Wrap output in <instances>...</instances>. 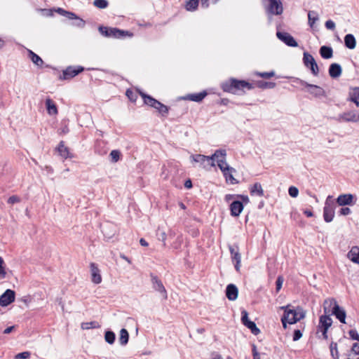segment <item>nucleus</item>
Instances as JSON below:
<instances>
[{
	"label": "nucleus",
	"mask_w": 359,
	"mask_h": 359,
	"mask_svg": "<svg viewBox=\"0 0 359 359\" xmlns=\"http://www.w3.org/2000/svg\"><path fill=\"white\" fill-rule=\"evenodd\" d=\"M93 4L97 8H105L108 6V1L107 0H95Z\"/></svg>",
	"instance_id": "45"
},
{
	"label": "nucleus",
	"mask_w": 359,
	"mask_h": 359,
	"mask_svg": "<svg viewBox=\"0 0 359 359\" xmlns=\"http://www.w3.org/2000/svg\"><path fill=\"white\" fill-rule=\"evenodd\" d=\"M105 341L109 344H114L116 336L112 331H107L104 334Z\"/></svg>",
	"instance_id": "44"
},
{
	"label": "nucleus",
	"mask_w": 359,
	"mask_h": 359,
	"mask_svg": "<svg viewBox=\"0 0 359 359\" xmlns=\"http://www.w3.org/2000/svg\"><path fill=\"white\" fill-rule=\"evenodd\" d=\"M77 21L75 23V25L79 27H83L84 25H85V21L83 20L82 19L79 18V17H77V18H75Z\"/></svg>",
	"instance_id": "62"
},
{
	"label": "nucleus",
	"mask_w": 359,
	"mask_h": 359,
	"mask_svg": "<svg viewBox=\"0 0 359 359\" xmlns=\"http://www.w3.org/2000/svg\"><path fill=\"white\" fill-rule=\"evenodd\" d=\"M289 195L292 198H296L299 194V190L295 187H290L288 189Z\"/></svg>",
	"instance_id": "50"
},
{
	"label": "nucleus",
	"mask_w": 359,
	"mask_h": 359,
	"mask_svg": "<svg viewBox=\"0 0 359 359\" xmlns=\"http://www.w3.org/2000/svg\"><path fill=\"white\" fill-rule=\"evenodd\" d=\"M46 107L47 112L49 115H57L58 113L57 108L55 102L50 99L46 100Z\"/></svg>",
	"instance_id": "24"
},
{
	"label": "nucleus",
	"mask_w": 359,
	"mask_h": 359,
	"mask_svg": "<svg viewBox=\"0 0 359 359\" xmlns=\"http://www.w3.org/2000/svg\"><path fill=\"white\" fill-rule=\"evenodd\" d=\"M191 157L194 162L200 163L204 168L215 166V164H213V161H212V158H210V156L202 154H196L192 155Z\"/></svg>",
	"instance_id": "10"
},
{
	"label": "nucleus",
	"mask_w": 359,
	"mask_h": 359,
	"mask_svg": "<svg viewBox=\"0 0 359 359\" xmlns=\"http://www.w3.org/2000/svg\"><path fill=\"white\" fill-rule=\"evenodd\" d=\"M282 309L284 310V314L281 318V322L284 328H286L287 323L294 324L297 323L296 317L294 314L293 309H289V306H282Z\"/></svg>",
	"instance_id": "6"
},
{
	"label": "nucleus",
	"mask_w": 359,
	"mask_h": 359,
	"mask_svg": "<svg viewBox=\"0 0 359 359\" xmlns=\"http://www.w3.org/2000/svg\"><path fill=\"white\" fill-rule=\"evenodd\" d=\"M90 274L92 282L95 284H100L102 282V276L100 270L98 269L95 263H90Z\"/></svg>",
	"instance_id": "16"
},
{
	"label": "nucleus",
	"mask_w": 359,
	"mask_h": 359,
	"mask_svg": "<svg viewBox=\"0 0 359 359\" xmlns=\"http://www.w3.org/2000/svg\"><path fill=\"white\" fill-rule=\"evenodd\" d=\"M349 100L359 107V87H356L349 93Z\"/></svg>",
	"instance_id": "32"
},
{
	"label": "nucleus",
	"mask_w": 359,
	"mask_h": 359,
	"mask_svg": "<svg viewBox=\"0 0 359 359\" xmlns=\"http://www.w3.org/2000/svg\"><path fill=\"white\" fill-rule=\"evenodd\" d=\"M283 281H284V279L282 276H278L277 278V280L276 281V291L278 292L281 287H282V285H283Z\"/></svg>",
	"instance_id": "51"
},
{
	"label": "nucleus",
	"mask_w": 359,
	"mask_h": 359,
	"mask_svg": "<svg viewBox=\"0 0 359 359\" xmlns=\"http://www.w3.org/2000/svg\"><path fill=\"white\" fill-rule=\"evenodd\" d=\"M217 164L222 172L228 170V168L230 167L226 163V159L224 161L220 160L219 162Z\"/></svg>",
	"instance_id": "47"
},
{
	"label": "nucleus",
	"mask_w": 359,
	"mask_h": 359,
	"mask_svg": "<svg viewBox=\"0 0 359 359\" xmlns=\"http://www.w3.org/2000/svg\"><path fill=\"white\" fill-rule=\"evenodd\" d=\"M20 201V199L18 196H12L11 197L8 198V203L9 204H15V203H19Z\"/></svg>",
	"instance_id": "55"
},
{
	"label": "nucleus",
	"mask_w": 359,
	"mask_h": 359,
	"mask_svg": "<svg viewBox=\"0 0 359 359\" xmlns=\"http://www.w3.org/2000/svg\"><path fill=\"white\" fill-rule=\"evenodd\" d=\"M128 339H129V334L128 332V331L123 328L120 331V337H119V343L121 344V345L122 346H125L128 344Z\"/></svg>",
	"instance_id": "35"
},
{
	"label": "nucleus",
	"mask_w": 359,
	"mask_h": 359,
	"mask_svg": "<svg viewBox=\"0 0 359 359\" xmlns=\"http://www.w3.org/2000/svg\"><path fill=\"white\" fill-rule=\"evenodd\" d=\"M141 96L142 97L143 100H144V102L151 107H155L156 105V103L158 102V100L153 98L152 97H151L150 95H147L143 93H140Z\"/></svg>",
	"instance_id": "34"
},
{
	"label": "nucleus",
	"mask_w": 359,
	"mask_h": 359,
	"mask_svg": "<svg viewBox=\"0 0 359 359\" xmlns=\"http://www.w3.org/2000/svg\"><path fill=\"white\" fill-rule=\"evenodd\" d=\"M276 36L278 39L284 42L288 46L297 47L298 46L294 37L287 32H277Z\"/></svg>",
	"instance_id": "13"
},
{
	"label": "nucleus",
	"mask_w": 359,
	"mask_h": 359,
	"mask_svg": "<svg viewBox=\"0 0 359 359\" xmlns=\"http://www.w3.org/2000/svg\"><path fill=\"white\" fill-rule=\"evenodd\" d=\"M57 150L59 154L64 158H67L70 156V152L69 148L65 146V143L63 141H61L59 143V145L57 148Z\"/></svg>",
	"instance_id": "28"
},
{
	"label": "nucleus",
	"mask_w": 359,
	"mask_h": 359,
	"mask_svg": "<svg viewBox=\"0 0 359 359\" xmlns=\"http://www.w3.org/2000/svg\"><path fill=\"white\" fill-rule=\"evenodd\" d=\"M259 86L262 88H273L276 83L273 82L262 81L259 83Z\"/></svg>",
	"instance_id": "48"
},
{
	"label": "nucleus",
	"mask_w": 359,
	"mask_h": 359,
	"mask_svg": "<svg viewBox=\"0 0 359 359\" xmlns=\"http://www.w3.org/2000/svg\"><path fill=\"white\" fill-rule=\"evenodd\" d=\"M335 306H339L337 301L334 298L325 299L323 304L324 311L325 313L331 312L335 309Z\"/></svg>",
	"instance_id": "21"
},
{
	"label": "nucleus",
	"mask_w": 359,
	"mask_h": 359,
	"mask_svg": "<svg viewBox=\"0 0 359 359\" xmlns=\"http://www.w3.org/2000/svg\"><path fill=\"white\" fill-rule=\"evenodd\" d=\"M332 314L334 315L341 323H346V312L339 306H335V309L332 310Z\"/></svg>",
	"instance_id": "23"
},
{
	"label": "nucleus",
	"mask_w": 359,
	"mask_h": 359,
	"mask_svg": "<svg viewBox=\"0 0 359 359\" xmlns=\"http://www.w3.org/2000/svg\"><path fill=\"white\" fill-rule=\"evenodd\" d=\"M348 359H359V342L354 343L351 349V353L348 355Z\"/></svg>",
	"instance_id": "33"
},
{
	"label": "nucleus",
	"mask_w": 359,
	"mask_h": 359,
	"mask_svg": "<svg viewBox=\"0 0 359 359\" xmlns=\"http://www.w3.org/2000/svg\"><path fill=\"white\" fill-rule=\"evenodd\" d=\"M241 321L244 325H245V323H247V322L250 321L248 319V313L245 310L241 312Z\"/></svg>",
	"instance_id": "52"
},
{
	"label": "nucleus",
	"mask_w": 359,
	"mask_h": 359,
	"mask_svg": "<svg viewBox=\"0 0 359 359\" xmlns=\"http://www.w3.org/2000/svg\"><path fill=\"white\" fill-rule=\"evenodd\" d=\"M84 70V68L80 66L78 67H72L69 66L67 67L62 72V78L63 79H70L79 73L82 72Z\"/></svg>",
	"instance_id": "14"
},
{
	"label": "nucleus",
	"mask_w": 359,
	"mask_h": 359,
	"mask_svg": "<svg viewBox=\"0 0 359 359\" xmlns=\"http://www.w3.org/2000/svg\"><path fill=\"white\" fill-rule=\"evenodd\" d=\"M325 25L327 29L334 30L335 29V23L331 20H327Z\"/></svg>",
	"instance_id": "56"
},
{
	"label": "nucleus",
	"mask_w": 359,
	"mask_h": 359,
	"mask_svg": "<svg viewBox=\"0 0 359 359\" xmlns=\"http://www.w3.org/2000/svg\"><path fill=\"white\" fill-rule=\"evenodd\" d=\"M181 243H182V238L178 236L176 239V241L173 243L172 247L175 249H178L180 247Z\"/></svg>",
	"instance_id": "61"
},
{
	"label": "nucleus",
	"mask_w": 359,
	"mask_h": 359,
	"mask_svg": "<svg viewBox=\"0 0 359 359\" xmlns=\"http://www.w3.org/2000/svg\"><path fill=\"white\" fill-rule=\"evenodd\" d=\"M226 151L225 149H217L212 156H210V158H212L213 164H215V161L218 163L220 160L224 161L226 159Z\"/></svg>",
	"instance_id": "22"
},
{
	"label": "nucleus",
	"mask_w": 359,
	"mask_h": 359,
	"mask_svg": "<svg viewBox=\"0 0 359 359\" xmlns=\"http://www.w3.org/2000/svg\"><path fill=\"white\" fill-rule=\"evenodd\" d=\"M126 95L128 96V97L132 100V101H135V95H134V93L132 90H127L126 91Z\"/></svg>",
	"instance_id": "64"
},
{
	"label": "nucleus",
	"mask_w": 359,
	"mask_h": 359,
	"mask_svg": "<svg viewBox=\"0 0 359 359\" xmlns=\"http://www.w3.org/2000/svg\"><path fill=\"white\" fill-rule=\"evenodd\" d=\"M154 109H157L159 113L162 115H165L169 111V108L166 105L163 104L161 102L158 101Z\"/></svg>",
	"instance_id": "40"
},
{
	"label": "nucleus",
	"mask_w": 359,
	"mask_h": 359,
	"mask_svg": "<svg viewBox=\"0 0 359 359\" xmlns=\"http://www.w3.org/2000/svg\"><path fill=\"white\" fill-rule=\"evenodd\" d=\"M100 327V325L97 321L85 322L82 323L81 325V327L83 330H88L90 328H99Z\"/></svg>",
	"instance_id": "37"
},
{
	"label": "nucleus",
	"mask_w": 359,
	"mask_h": 359,
	"mask_svg": "<svg viewBox=\"0 0 359 359\" xmlns=\"http://www.w3.org/2000/svg\"><path fill=\"white\" fill-rule=\"evenodd\" d=\"M302 337V333L299 330H295L294 331L293 341H296L299 340V339H301Z\"/></svg>",
	"instance_id": "57"
},
{
	"label": "nucleus",
	"mask_w": 359,
	"mask_h": 359,
	"mask_svg": "<svg viewBox=\"0 0 359 359\" xmlns=\"http://www.w3.org/2000/svg\"><path fill=\"white\" fill-rule=\"evenodd\" d=\"M99 31L102 35L105 36L114 37L116 39H121L125 37L126 36H133V34L130 33L129 32L123 31L118 28H109L107 27L100 26L99 27Z\"/></svg>",
	"instance_id": "2"
},
{
	"label": "nucleus",
	"mask_w": 359,
	"mask_h": 359,
	"mask_svg": "<svg viewBox=\"0 0 359 359\" xmlns=\"http://www.w3.org/2000/svg\"><path fill=\"white\" fill-rule=\"evenodd\" d=\"M15 293L13 290L8 289L0 296V305L7 306L15 301Z\"/></svg>",
	"instance_id": "12"
},
{
	"label": "nucleus",
	"mask_w": 359,
	"mask_h": 359,
	"mask_svg": "<svg viewBox=\"0 0 359 359\" xmlns=\"http://www.w3.org/2000/svg\"><path fill=\"white\" fill-rule=\"evenodd\" d=\"M236 198H237V195L236 194H226L224 197V200L226 202L229 203Z\"/></svg>",
	"instance_id": "63"
},
{
	"label": "nucleus",
	"mask_w": 359,
	"mask_h": 359,
	"mask_svg": "<svg viewBox=\"0 0 359 359\" xmlns=\"http://www.w3.org/2000/svg\"><path fill=\"white\" fill-rule=\"evenodd\" d=\"M199 0H187L186 3V9L189 11L196 10L198 6Z\"/></svg>",
	"instance_id": "41"
},
{
	"label": "nucleus",
	"mask_w": 359,
	"mask_h": 359,
	"mask_svg": "<svg viewBox=\"0 0 359 359\" xmlns=\"http://www.w3.org/2000/svg\"><path fill=\"white\" fill-rule=\"evenodd\" d=\"M269 5L268 11L273 15H281L283 11V4L280 0H268Z\"/></svg>",
	"instance_id": "15"
},
{
	"label": "nucleus",
	"mask_w": 359,
	"mask_h": 359,
	"mask_svg": "<svg viewBox=\"0 0 359 359\" xmlns=\"http://www.w3.org/2000/svg\"><path fill=\"white\" fill-rule=\"evenodd\" d=\"M151 280L153 288L156 291L160 292L163 295V299H166L168 298L167 291L163 286L162 281L153 273L151 274Z\"/></svg>",
	"instance_id": "9"
},
{
	"label": "nucleus",
	"mask_w": 359,
	"mask_h": 359,
	"mask_svg": "<svg viewBox=\"0 0 359 359\" xmlns=\"http://www.w3.org/2000/svg\"><path fill=\"white\" fill-rule=\"evenodd\" d=\"M3 264H4V260L0 257V276L1 278H5L6 273L3 267Z\"/></svg>",
	"instance_id": "58"
},
{
	"label": "nucleus",
	"mask_w": 359,
	"mask_h": 359,
	"mask_svg": "<svg viewBox=\"0 0 359 359\" xmlns=\"http://www.w3.org/2000/svg\"><path fill=\"white\" fill-rule=\"evenodd\" d=\"M293 312L296 319L297 322L299 321L300 320L303 319L306 316V312L304 311V309L302 307L298 306L296 309H293Z\"/></svg>",
	"instance_id": "36"
},
{
	"label": "nucleus",
	"mask_w": 359,
	"mask_h": 359,
	"mask_svg": "<svg viewBox=\"0 0 359 359\" xmlns=\"http://www.w3.org/2000/svg\"><path fill=\"white\" fill-rule=\"evenodd\" d=\"M309 24L311 27H313L314 23L318 20V15L316 11H311L308 13Z\"/></svg>",
	"instance_id": "38"
},
{
	"label": "nucleus",
	"mask_w": 359,
	"mask_h": 359,
	"mask_svg": "<svg viewBox=\"0 0 359 359\" xmlns=\"http://www.w3.org/2000/svg\"><path fill=\"white\" fill-rule=\"evenodd\" d=\"M29 55L33 63H34L37 66H42V65L43 64V61L38 55L30 50Z\"/></svg>",
	"instance_id": "39"
},
{
	"label": "nucleus",
	"mask_w": 359,
	"mask_h": 359,
	"mask_svg": "<svg viewBox=\"0 0 359 359\" xmlns=\"http://www.w3.org/2000/svg\"><path fill=\"white\" fill-rule=\"evenodd\" d=\"M109 155L113 162H117L120 159L121 152L118 150H112Z\"/></svg>",
	"instance_id": "46"
},
{
	"label": "nucleus",
	"mask_w": 359,
	"mask_h": 359,
	"mask_svg": "<svg viewBox=\"0 0 359 359\" xmlns=\"http://www.w3.org/2000/svg\"><path fill=\"white\" fill-rule=\"evenodd\" d=\"M229 249L231 253V257L233 263L234 264L235 269L236 271H240L241 255L238 251L237 245H229Z\"/></svg>",
	"instance_id": "8"
},
{
	"label": "nucleus",
	"mask_w": 359,
	"mask_h": 359,
	"mask_svg": "<svg viewBox=\"0 0 359 359\" xmlns=\"http://www.w3.org/2000/svg\"><path fill=\"white\" fill-rule=\"evenodd\" d=\"M332 196H329L326 198L325 207L323 208V218L326 222H330L334 217V203L331 201Z\"/></svg>",
	"instance_id": "3"
},
{
	"label": "nucleus",
	"mask_w": 359,
	"mask_h": 359,
	"mask_svg": "<svg viewBox=\"0 0 359 359\" xmlns=\"http://www.w3.org/2000/svg\"><path fill=\"white\" fill-rule=\"evenodd\" d=\"M348 334L352 339L357 340L359 341V334L355 330H351L348 332Z\"/></svg>",
	"instance_id": "54"
},
{
	"label": "nucleus",
	"mask_w": 359,
	"mask_h": 359,
	"mask_svg": "<svg viewBox=\"0 0 359 359\" xmlns=\"http://www.w3.org/2000/svg\"><path fill=\"white\" fill-rule=\"evenodd\" d=\"M206 95L207 93L203 91L198 93L189 94L187 96L186 99L198 102L202 101Z\"/></svg>",
	"instance_id": "31"
},
{
	"label": "nucleus",
	"mask_w": 359,
	"mask_h": 359,
	"mask_svg": "<svg viewBox=\"0 0 359 359\" xmlns=\"http://www.w3.org/2000/svg\"><path fill=\"white\" fill-rule=\"evenodd\" d=\"M330 349L332 357L334 359H338L339 353L337 350V344L336 342L332 341L330 345Z\"/></svg>",
	"instance_id": "42"
},
{
	"label": "nucleus",
	"mask_w": 359,
	"mask_h": 359,
	"mask_svg": "<svg viewBox=\"0 0 359 359\" xmlns=\"http://www.w3.org/2000/svg\"><path fill=\"white\" fill-rule=\"evenodd\" d=\"M355 201V196L351 194H341L337 198V203L340 206L353 205Z\"/></svg>",
	"instance_id": "11"
},
{
	"label": "nucleus",
	"mask_w": 359,
	"mask_h": 359,
	"mask_svg": "<svg viewBox=\"0 0 359 359\" xmlns=\"http://www.w3.org/2000/svg\"><path fill=\"white\" fill-rule=\"evenodd\" d=\"M344 44L348 49H354L356 46V40L352 34H348L344 36Z\"/></svg>",
	"instance_id": "26"
},
{
	"label": "nucleus",
	"mask_w": 359,
	"mask_h": 359,
	"mask_svg": "<svg viewBox=\"0 0 359 359\" xmlns=\"http://www.w3.org/2000/svg\"><path fill=\"white\" fill-rule=\"evenodd\" d=\"M342 73V69L340 65L337 63H332L329 67V74L332 78H338Z\"/></svg>",
	"instance_id": "20"
},
{
	"label": "nucleus",
	"mask_w": 359,
	"mask_h": 359,
	"mask_svg": "<svg viewBox=\"0 0 359 359\" xmlns=\"http://www.w3.org/2000/svg\"><path fill=\"white\" fill-rule=\"evenodd\" d=\"M337 120L339 122H359V109H351L339 114Z\"/></svg>",
	"instance_id": "4"
},
{
	"label": "nucleus",
	"mask_w": 359,
	"mask_h": 359,
	"mask_svg": "<svg viewBox=\"0 0 359 359\" xmlns=\"http://www.w3.org/2000/svg\"><path fill=\"white\" fill-rule=\"evenodd\" d=\"M327 329L318 327V332H321L324 339H327Z\"/></svg>",
	"instance_id": "59"
},
{
	"label": "nucleus",
	"mask_w": 359,
	"mask_h": 359,
	"mask_svg": "<svg viewBox=\"0 0 359 359\" xmlns=\"http://www.w3.org/2000/svg\"><path fill=\"white\" fill-rule=\"evenodd\" d=\"M320 54L324 59H330L333 55V50L330 46H323L320 48Z\"/></svg>",
	"instance_id": "29"
},
{
	"label": "nucleus",
	"mask_w": 359,
	"mask_h": 359,
	"mask_svg": "<svg viewBox=\"0 0 359 359\" xmlns=\"http://www.w3.org/2000/svg\"><path fill=\"white\" fill-rule=\"evenodd\" d=\"M245 88L251 89L252 86L251 83L245 81L237 80L236 79H231L222 84V88L224 92L233 94H238Z\"/></svg>",
	"instance_id": "1"
},
{
	"label": "nucleus",
	"mask_w": 359,
	"mask_h": 359,
	"mask_svg": "<svg viewBox=\"0 0 359 359\" xmlns=\"http://www.w3.org/2000/svg\"><path fill=\"white\" fill-rule=\"evenodd\" d=\"M275 74L274 72H260L257 73V75H259L260 77L264 78V79H270L271 77L273 76Z\"/></svg>",
	"instance_id": "53"
},
{
	"label": "nucleus",
	"mask_w": 359,
	"mask_h": 359,
	"mask_svg": "<svg viewBox=\"0 0 359 359\" xmlns=\"http://www.w3.org/2000/svg\"><path fill=\"white\" fill-rule=\"evenodd\" d=\"M303 61L304 65L310 68L311 73L314 76H317L319 73L318 66L314 59V57L308 53H304Z\"/></svg>",
	"instance_id": "5"
},
{
	"label": "nucleus",
	"mask_w": 359,
	"mask_h": 359,
	"mask_svg": "<svg viewBox=\"0 0 359 359\" xmlns=\"http://www.w3.org/2000/svg\"><path fill=\"white\" fill-rule=\"evenodd\" d=\"M351 209L347 207L341 208V210L339 211V213L341 215H348L351 214Z\"/></svg>",
	"instance_id": "60"
},
{
	"label": "nucleus",
	"mask_w": 359,
	"mask_h": 359,
	"mask_svg": "<svg viewBox=\"0 0 359 359\" xmlns=\"http://www.w3.org/2000/svg\"><path fill=\"white\" fill-rule=\"evenodd\" d=\"M347 257L353 262L359 264V248L353 246L348 252Z\"/></svg>",
	"instance_id": "25"
},
{
	"label": "nucleus",
	"mask_w": 359,
	"mask_h": 359,
	"mask_svg": "<svg viewBox=\"0 0 359 359\" xmlns=\"http://www.w3.org/2000/svg\"><path fill=\"white\" fill-rule=\"evenodd\" d=\"M31 353L29 351H25L18 353L15 355V359H28L30 358Z\"/></svg>",
	"instance_id": "49"
},
{
	"label": "nucleus",
	"mask_w": 359,
	"mask_h": 359,
	"mask_svg": "<svg viewBox=\"0 0 359 359\" xmlns=\"http://www.w3.org/2000/svg\"><path fill=\"white\" fill-rule=\"evenodd\" d=\"M236 172V170L232 167H229L228 170L222 172L223 175L225 177L226 182L227 183H229L231 184H236L238 183V180L233 177V173H235Z\"/></svg>",
	"instance_id": "19"
},
{
	"label": "nucleus",
	"mask_w": 359,
	"mask_h": 359,
	"mask_svg": "<svg viewBox=\"0 0 359 359\" xmlns=\"http://www.w3.org/2000/svg\"><path fill=\"white\" fill-rule=\"evenodd\" d=\"M332 320L330 316H321L319 319V325L318 327L328 330L329 327L332 325Z\"/></svg>",
	"instance_id": "27"
},
{
	"label": "nucleus",
	"mask_w": 359,
	"mask_h": 359,
	"mask_svg": "<svg viewBox=\"0 0 359 359\" xmlns=\"http://www.w3.org/2000/svg\"><path fill=\"white\" fill-rule=\"evenodd\" d=\"M243 204L242 201H233L230 204L231 215L233 217H238L240 215L243 210Z\"/></svg>",
	"instance_id": "17"
},
{
	"label": "nucleus",
	"mask_w": 359,
	"mask_h": 359,
	"mask_svg": "<svg viewBox=\"0 0 359 359\" xmlns=\"http://www.w3.org/2000/svg\"><path fill=\"white\" fill-rule=\"evenodd\" d=\"M245 326L250 329L252 333L255 335L258 334L260 332L259 329L257 327L256 324L252 321L247 322Z\"/></svg>",
	"instance_id": "43"
},
{
	"label": "nucleus",
	"mask_w": 359,
	"mask_h": 359,
	"mask_svg": "<svg viewBox=\"0 0 359 359\" xmlns=\"http://www.w3.org/2000/svg\"><path fill=\"white\" fill-rule=\"evenodd\" d=\"M299 83L308 88V92L316 97H324L325 95L324 89L318 86L310 84L302 80H299Z\"/></svg>",
	"instance_id": "7"
},
{
	"label": "nucleus",
	"mask_w": 359,
	"mask_h": 359,
	"mask_svg": "<svg viewBox=\"0 0 359 359\" xmlns=\"http://www.w3.org/2000/svg\"><path fill=\"white\" fill-rule=\"evenodd\" d=\"M250 194L252 196H264V190L260 183L256 182L253 184V186L250 188Z\"/></svg>",
	"instance_id": "30"
},
{
	"label": "nucleus",
	"mask_w": 359,
	"mask_h": 359,
	"mask_svg": "<svg viewBox=\"0 0 359 359\" xmlns=\"http://www.w3.org/2000/svg\"><path fill=\"white\" fill-rule=\"evenodd\" d=\"M238 290L233 284H229L226 288V296L230 301H234L238 298Z\"/></svg>",
	"instance_id": "18"
}]
</instances>
